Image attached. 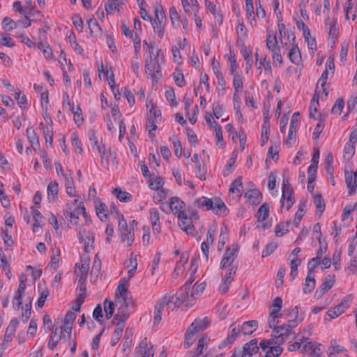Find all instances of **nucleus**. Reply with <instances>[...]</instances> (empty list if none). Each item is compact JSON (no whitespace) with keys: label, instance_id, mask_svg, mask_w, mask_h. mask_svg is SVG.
I'll list each match as a JSON object with an SVG mask.
<instances>
[{"label":"nucleus","instance_id":"1","mask_svg":"<svg viewBox=\"0 0 357 357\" xmlns=\"http://www.w3.org/2000/svg\"><path fill=\"white\" fill-rule=\"evenodd\" d=\"M144 45L148 46L149 53L146 60V73L153 79H157L161 75V64L163 63L162 54L158 47L153 45L149 46L146 40L144 41Z\"/></svg>","mask_w":357,"mask_h":357},{"label":"nucleus","instance_id":"2","mask_svg":"<svg viewBox=\"0 0 357 357\" xmlns=\"http://www.w3.org/2000/svg\"><path fill=\"white\" fill-rule=\"evenodd\" d=\"M322 347L321 344L310 341L308 338L302 337L296 341L289 343L287 350L293 352L302 349L304 351H310L309 355L311 357H323Z\"/></svg>","mask_w":357,"mask_h":357},{"label":"nucleus","instance_id":"3","mask_svg":"<svg viewBox=\"0 0 357 357\" xmlns=\"http://www.w3.org/2000/svg\"><path fill=\"white\" fill-rule=\"evenodd\" d=\"M107 128L112 132L118 135L121 139L126 131V126L120 119V112L118 107L114 105L112 108V116L109 117Z\"/></svg>","mask_w":357,"mask_h":357},{"label":"nucleus","instance_id":"4","mask_svg":"<svg viewBox=\"0 0 357 357\" xmlns=\"http://www.w3.org/2000/svg\"><path fill=\"white\" fill-rule=\"evenodd\" d=\"M272 335L280 344L287 340H293L296 337V334L291 326L284 324L272 330Z\"/></svg>","mask_w":357,"mask_h":357},{"label":"nucleus","instance_id":"5","mask_svg":"<svg viewBox=\"0 0 357 357\" xmlns=\"http://www.w3.org/2000/svg\"><path fill=\"white\" fill-rule=\"evenodd\" d=\"M73 204L76 206L75 208H74V206H72V203L70 204V206L68 207V220L70 222L74 225H79V224L82 222H86V213L83 203L80 201H78V202H73Z\"/></svg>","mask_w":357,"mask_h":357},{"label":"nucleus","instance_id":"6","mask_svg":"<svg viewBox=\"0 0 357 357\" xmlns=\"http://www.w3.org/2000/svg\"><path fill=\"white\" fill-rule=\"evenodd\" d=\"M98 151L100 154V164L107 169H116L119 165L116 153L107 150L105 145H98Z\"/></svg>","mask_w":357,"mask_h":357},{"label":"nucleus","instance_id":"7","mask_svg":"<svg viewBox=\"0 0 357 357\" xmlns=\"http://www.w3.org/2000/svg\"><path fill=\"white\" fill-rule=\"evenodd\" d=\"M177 217L178 224L181 229L187 234H192L195 231L193 221L197 220V214L194 211H185Z\"/></svg>","mask_w":357,"mask_h":357},{"label":"nucleus","instance_id":"8","mask_svg":"<svg viewBox=\"0 0 357 357\" xmlns=\"http://www.w3.org/2000/svg\"><path fill=\"white\" fill-rule=\"evenodd\" d=\"M292 189L287 181H284L281 192V208L288 211L294 203Z\"/></svg>","mask_w":357,"mask_h":357},{"label":"nucleus","instance_id":"9","mask_svg":"<svg viewBox=\"0 0 357 357\" xmlns=\"http://www.w3.org/2000/svg\"><path fill=\"white\" fill-rule=\"evenodd\" d=\"M259 347L257 340L254 339L245 344L241 350L234 351L231 357H252L258 353Z\"/></svg>","mask_w":357,"mask_h":357},{"label":"nucleus","instance_id":"10","mask_svg":"<svg viewBox=\"0 0 357 357\" xmlns=\"http://www.w3.org/2000/svg\"><path fill=\"white\" fill-rule=\"evenodd\" d=\"M89 257L83 256L79 261L75 264V273L78 278L79 283L82 284L88 275L89 269Z\"/></svg>","mask_w":357,"mask_h":357},{"label":"nucleus","instance_id":"11","mask_svg":"<svg viewBox=\"0 0 357 357\" xmlns=\"http://www.w3.org/2000/svg\"><path fill=\"white\" fill-rule=\"evenodd\" d=\"M79 242L82 243L86 252H90L93 248L94 236L93 234L86 228L79 227Z\"/></svg>","mask_w":357,"mask_h":357},{"label":"nucleus","instance_id":"12","mask_svg":"<svg viewBox=\"0 0 357 357\" xmlns=\"http://www.w3.org/2000/svg\"><path fill=\"white\" fill-rule=\"evenodd\" d=\"M334 68H335L334 59H333V57L331 56L328 59L326 65V69H325L324 72L322 73L320 79L318 81L317 95L319 94V93L320 92L321 90L322 91L323 93L324 92V91H325L324 84L328 78L329 71H331V73L333 74Z\"/></svg>","mask_w":357,"mask_h":357},{"label":"nucleus","instance_id":"13","mask_svg":"<svg viewBox=\"0 0 357 357\" xmlns=\"http://www.w3.org/2000/svg\"><path fill=\"white\" fill-rule=\"evenodd\" d=\"M271 340H263L259 343V347L265 351L268 349L265 354L264 357H278L282 352V348L280 346H273Z\"/></svg>","mask_w":357,"mask_h":357},{"label":"nucleus","instance_id":"14","mask_svg":"<svg viewBox=\"0 0 357 357\" xmlns=\"http://www.w3.org/2000/svg\"><path fill=\"white\" fill-rule=\"evenodd\" d=\"M206 210H211L217 215H221L226 211V206L219 197L210 198L207 205L205 206Z\"/></svg>","mask_w":357,"mask_h":357},{"label":"nucleus","instance_id":"15","mask_svg":"<svg viewBox=\"0 0 357 357\" xmlns=\"http://www.w3.org/2000/svg\"><path fill=\"white\" fill-rule=\"evenodd\" d=\"M349 300V296L345 297L340 303L335 305L333 308L329 310L326 312V314L329 317V319H336L342 314H343L345 310V308L348 307Z\"/></svg>","mask_w":357,"mask_h":357},{"label":"nucleus","instance_id":"16","mask_svg":"<svg viewBox=\"0 0 357 357\" xmlns=\"http://www.w3.org/2000/svg\"><path fill=\"white\" fill-rule=\"evenodd\" d=\"M257 215V227L263 229L268 228L270 227V224L267 222H265L266 219L269 215L268 205L266 204H262L258 210Z\"/></svg>","mask_w":357,"mask_h":357},{"label":"nucleus","instance_id":"17","mask_svg":"<svg viewBox=\"0 0 357 357\" xmlns=\"http://www.w3.org/2000/svg\"><path fill=\"white\" fill-rule=\"evenodd\" d=\"M98 69L99 73V78L100 79L102 78H107L110 88L113 89V84H114V77L112 70V68L108 65L105 66L103 63H100L99 64Z\"/></svg>","mask_w":357,"mask_h":357},{"label":"nucleus","instance_id":"18","mask_svg":"<svg viewBox=\"0 0 357 357\" xmlns=\"http://www.w3.org/2000/svg\"><path fill=\"white\" fill-rule=\"evenodd\" d=\"M335 277L333 275H330L326 277L324 282L321 284L320 289L314 293V298H320L322 296L329 291L334 286Z\"/></svg>","mask_w":357,"mask_h":357},{"label":"nucleus","instance_id":"19","mask_svg":"<svg viewBox=\"0 0 357 357\" xmlns=\"http://www.w3.org/2000/svg\"><path fill=\"white\" fill-rule=\"evenodd\" d=\"M210 321L207 317H199L194 320L190 325V328L195 332L199 333L207 328Z\"/></svg>","mask_w":357,"mask_h":357},{"label":"nucleus","instance_id":"20","mask_svg":"<svg viewBox=\"0 0 357 357\" xmlns=\"http://www.w3.org/2000/svg\"><path fill=\"white\" fill-rule=\"evenodd\" d=\"M26 289V278L22 275L20 280V284L17 292L13 297V305L19 307L22 303V295Z\"/></svg>","mask_w":357,"mask_h":357},{"label":"nucleus","instance_id":"21","mask_svg":"<svg viewBox=\"0 0 357 357\" xmlns=\"http://www.w3.org/2000/svg\"><path fill=\"white\" fill-rule=\"evenodd\" d=\"M287 50V56L289 59V60L292 63L296 65H299L301 62V54L298 45L293 43L288 47Z\"/></svg>","mask_w":357,"mask_h":357},{"label":"nucleus","instance_id":"22","mask_svg":"<svg viewBox=\"0 0 357 357\" xmlns=\"http://www.w3.org/2000/svg\"><path fill=\"white\" fill-rule=\"evenodd\" d=\"M204 6L206 8V9L208 10L211 14H213L216 22L218 24L222 23V15L221 14L220 7L217 6L215 3L211 2L210 0H205Z\"/></svg>","mask_w":357,"mask_h":357},{"label":"nucleus","instance_id":"23","mask_svg":"<svg viewBox=\"0 0 357 357\" xmlns=\"http://www.w3.org/2000/svg\"><path fill=\"white\" fill-rule=\"evenodd\" d=\"M44 120L46 123V128H43L45 142L51 145L52 142V120L46 112L44 114Z\"/></svg>","mask_w":357,"mask_h":357},{"label":"nucleus","instance_id":"24","mask_svg":"<svg viewBox=\"0 0 357 357\" xmlns=\"http://www.w3.org/2000/svg\"><path fill=\"white\" fill-rule=\"evenodd\" d=\"M19 324V321L17 319H13L10 320L3 337V344H7L10 343L12 340V337L15 333V331Z\"/></svg>","mask_w":357,"mask_h":357},{"label":"nucleus","instance_id":"25","mask_svg":"<svg viewBox=\"0 0 357 357\" xmlns=\"http://www.w3.org/2000/svg\"><path fill=\"white\" fill-rule=\"evenodd\" d=\"M128 280L129 279L126 277L123 278L120 280L115 296L119 298H126L127 299L131 300V297L128 293Z\"/></svg>","mask_w":357,"mask_h":357},{"label":"nucleus","instance_id":"26","mask_svg":"<svg viewBox=\"0 0 357 357\" xmlns=\"http://www.w3.org/2000/svg\"><path fill=\"white\" fill-rule=\"evenodd\" d=\"M347 350L343 346L334 341L331 344L328 354L329 357H340L342 355L347 356Z\"/></svg>","mask_w":357,"mask_h":357},{"label":"nucleus","instance_id":"27","mask_svg":"<svg viewBox=\"0 0 357 357\" xmlns=\"http://www.w3.org/2000/svg\"><path fill=\"white\" fill-rule=\"evenodd\" d=\"M150 220L153 232L157 234H160L161 232V226L160 223L159 211L158 210L152 209L150 211Z\"/></svg>","mask_w":357,"mask_h":357},{"label":"nucleus","instance_id":"28","mask_svg":"<svg viewBox=\"0 0 357 357\" xmlns=\"http://www.w3.org/2000/svg\"><path fill=\"white\" fill-rule=\"evenodd\" d=\"M169 208L175 215H180L185 210V204L176 197H173L169 201Z\"/></svg>","mask_w":357,"mask_h":357},{"label":"nucleus","instance_id":"29","mask_svg":"<svg viewBox=\"0 0 357 357\" xmlns=\"http://www.w3.org/2000/svg\"><path fill=\"white\" fill-rule=\"evenodd\" d=\"M172 305V292L166 293L160 296L156 305V312H162L165 307Z\"/></svg>","mask_w":357,"mask_h":357},{"label":"nucleus","instance_id":"30","mask_svg":"<svg viewBox=\"0 0 357 357\" xmlns=\"http://www.w3.org/2000/svg\"><path fill=\"white\" fill-rule=\"evenodd\" d=\"M230 327L231 328V331L229 333L225 341H224L223 342H222L220 344V346H219L220 348H225L228 344H232L235 341L236 337H237V335H238V333L241 331L240 327L235 324H231Z\"/></svg>","mask_w":357,"mask_h":357},{"label":"nucleus","instance_id":"31","mask_svg":"<svg viewBox=\"0 0 357 357\" xmlns=\"http://www.w3.org/2000/svg\"><path fill=\"white\" fill-rule=\"evenodd\" d=\"M245 198L250 204H258L261 200V195L259 190L251 189L245 192Z\"/></svg>","mask_w":357,"mask_h":357},{"label":"nucleus","instance_id":"32","mask_svg":"<svg viewBox=\"0 0 357 357\" xmlns=\"http://www.w3.org/2000/svg\"><path fill=\"white\" fill-rule=\"evenodd\" d=\"M346 182L349 195L354 194L357 188V171L354 172V174L347 172L346 174Z\"/></svg>","mask_w":357,"mask_h":357},{"label":"nucleus","instance_id":"33","mask_svg":"<svg viewBox=\"0 0 357 357\" xmlns=\"http://www.w3.org/2000/svg\"><path fill=\"white\" fill-rule=\"evenodd\" d=\"M96 213L101 221H106L108 217V211L106 205L100 200L96 201Z\"/></svg>","mask_w":357,"mask_h":357},{"label":"nucleus","instance_id":"34","mask_svg":"<svg viewBox=\"0 0 357 357\" xmlns=\"http://www.w3.org/2000/svg\"><path fill=\"white\" fill-rule=\"evenodd\" d=\"M156 347V345L151 343L148 344L146 341H142L140 343L141 357H153Z\"/></svg>","mask_w":357,"mask_h":357},{"label":"nucleus","instance_id":"35","mask_svg":"<svg viewBox=\"0 0 357 357\" xmlns=\"http://www.w3.org/2000/svg\"><path fill=\"white\" fill-rule=\"evenodd\" d=\"M243 183L241 178H238L234 180L229 188V193L236 197H239L243 192Z\"/></svg>","mask_w":357,"mask_h":357},{"label":"nucleus","instance_id":"36","mask_svg":"<svg viewBox=\"0 0 357 357\" xmlns=\"http://www.w3.org/2000/svg\"><path fill=\"white\" fill-rule=\"evenodd\" d=\"M101 270V261L98 257H96L93 261L91 271L90 280L91 282H96L100 275Z\"/></svg>","mask_w":357,"mask_h":357},{"label":"nucleus","instance_id":"37","mask_svg":"<svg viewBox=\"0 0 357 357\" xmlns=\"http://www.w3.org/2000/svg\"><path fill=\"white\" fill-rule=\"evenodd\" d=\"M134 224H135V221L132 220L130 226V231L122 232L121 234V240L127 246H131L135 241L134 234L132 232V231H133Z\"/></svg>","mask_w":357,"mask_h":357},{"label":"nucleus","instance_id":"38","mask_svg":"<svg viewBox=\"0 0 357 357\" xmlns=\"http://www.w3.org/2000/svg\"><path fill=\"white\" fill-rule=\"evenodd\" d=\"M235 252L236 250L234 248H229L226 250L220 264L222 268H226L233 262Z\"/></svg>","mask_w":357,"mask_h":357},{"label":"nucleus","instance_id":"39","mask_svg":"<svg viewBox=\"0 0 357 357\" xmlns=\"http://www.w3.org/2000/svg\"><path fill=\"white\" fill-rule=\"evenodd\" d=\"M257 326L258 322L251 320L244 322L240 328L245 335H250L256 331Z\"/></svg>","mask_w":357,"mask_h":357},{"label":"nucleus","instance_id":"40","mask_svg":"<svg viewBox=\"0 0 357 357\" xmlns=\"http://www.w3.org/2000/svg\"><path fill=\"white\" fill-rule=\"evenodd\" d=\"M356 10L357 8L354 6V3L351 0H349L345 6L344 11H345V17L347 20L354 21L356 17Z\"/></svg>","mask_w":357,"mask_h":357},{"label":"nucleus","instance_id":"41","mask_svg":"<svg viewBox=\"0 0 357 357\" xmlns=\"http://www.w3.org/2000/svg\"><path fill=\"white\" fill-rule=\"evenodd\" d=\"M33 223L32 225L33 231L38 232L40 228L43 226V215L40 211L35 210L33 211Z\"/></svg>","mask_w":357,"mask_h":357},{"label":"nucleus","instance_id":"42","mask_svg":"<svg viewBox=\"0 0 357 357\" xmlns=\"http://www.w3.org/2000/svg\"><path fill=\"white\" fill-rule=\"evenodd\" d=\"M188 261V255L186 252H183L181 254L180 259L178 262L177 263L176 268H175V272L177 275L182 274L185 271V266L187 264Z\"/></svg>","mask_w":357,"mask_h":357},{"label":"nucleus","instance_id":"43","mask_svg":"<svg viewBox=\"0 0 357 357\" xmlns=\"http://www.w3.org/2000/svg\"><path fill=\"white\" fill-rule=\"evenodd\" d=\"M206 284L204 281H197L192 287L191 296L197 297L202 295L206 289Z\"/></svg>","mask_w":357,"mask_h":357},{"label":"nucleus","instance_id":"44","mask_svg":"<svg viewBox=\"0 0 357 357\" xmlns=\"http://www.w3.org/2000/svg\"><path fill=\"white\" fill-rule=\"evenodd\" d=\"M63 332L58 328H56L52 333L49 341V347L53 349L56 347L59 342L61 340Z\"/></svg>","mask_w":357,"mask_h":357},{"label":"nucleus","instance_id":"45","mask_svg":"<svg viewBox=\"0 0 357 357\" xmlns=\"http://www.w3.org/2000/svg\"><path fill=\"white\" fill-rule=\"evenodd\" d=\"M195 171L198 178L202 181L206 180V168L204 161L195 164Z\"/></svg>","mask_w":357,"mask_h":357},{"label":"nucleus","instance_id":"46","mask_svg":"<svg viewBox=\"0 0 357 357\" xmlns=\"http://www.w3.org/2000/svg\"><path fill=\"white\" fill-rule=\"evenodd\" d=\"M103 306L106 317L109 319L112 317L114 310H116L114 301H112L109 299H105L103 303Z\"/></svg>","mask_w":357,"mask_h":357},{"label":"nucleus","instance_id":"47","mask_svg":"<svg viewBox=\"0 0 357 357\" xmlns=\"http://www.w3.org/2000/svg\"><path fill=\"white\" fill-rule=\"evenodd\" d=\"M283 301L280 297H276L273 299L269 310V314H281L280 311L282 307Z\"/></svg>","mask_w":357,"mask_h":357},{"label":"nucleus","instance_id":"48","mask_svg":"<svg viewBox=\"0 0 357 357\" xmlns=\"http://www.w3.org/2000/svg\"><path fill=\"white\" fill-rule=\"evenodd\" d=\"M61 252L59 248H55L52 250L51 256L50 267L54 270H57L60 261Z\"/></svg>","mask_w":357,"mask_h":357},{"label":"nucleus","instance_id":"49","mask_svg":"<svg viewBox=\"0 0 357 357\" xmlns=\"http://www.w3.org/2000/svg\"><path fill=\"white\" fill-rule=\"evenodd\" d=\"M66 190L67 194L74 198L73 202L77 203L79 201V197L75 195L74 183L69 178H66Z\"/></svg>","mask_w":357,"mask_h":357},{"label":"nucleus","instance_id":"50","mask_svg":"<svg viewBox=\"0 0 357 357\" xmlns=\"http://www.w3.org/2000/svg\"><path fill=\"white\" fill-rule=\"evenodd\" d=\"M196 333V332L188 327L184 335V346L185 348L190 347L194 343Z\"/></svg>","mask_w":357,"mask_h":357},{"label":"nucleus","instance_id":"51","mask_svg":"<svg viewBox=\"0 0 357 357\" xmlns=\"http://www.w3.org/2000/svg\"><path fill=\"white\" fill-rule=\"evenodd\" d=\"M115 317L118 321L124 323L129 318L128 307L118 308Z\"/></svg>","mask_w":357,"mask_h":357},{"label":"nucleus","instance_id":"52","mask_svg":"<svg viewBox=\"0 0 357 357\" xmlns=\"http://www.w3.org/2000/svg\"><path fill=\"white\" fill-rule=\"evenodd\" d=\"M63 104L64 106L73 113V114L81 109L79 105L75 102H71L68 95L63 96Z\"/></svg>","mask_w":357,"mask_h":357},{"label":"nucleus","instance_id":"53","mask_svg":"<svg viewBox=\"0 0 357 357\" xmlns=\"http://www.w3.org/2000/svg\"><path fill=\"white\" fill-rule=\"evenodd\" d=\"M137 268V260L136 256H131L129 262L127 265V269H128V279H130L132 278V276L134 275V273Z\"/></svg>","mask_w":357,"mask_h":357},{"label":"nucleus","instance_id":"54","mask_svg":"<svg viewBox=\"0 0 357 357\" xmlns=\"http://www.w3.org/2000/svg\"><path fill=\"white\" fill-rule=\"evenodd\" d=\"M164 184V181L162 178L152 176L149 178V187L155 190H160Z\"/></svg>","mask_w":357,"mask_h":357},{"label":"nucleus","instance_id":"55","mask_svg":"<svg viewBox=\"0 0 357 357\" xmlns=\"http://www.w3.org/2000/svg\"><path fill=\"white\" fill-rule=\"evenodd\" d=\"M17 27V24L13 19L6 17L2 22V28L6 31H10Z\"/></svg>","mask_w":357,"mask_h":357},{"label":"nucleus","instance_id":"56","mask_svg":"<svg viewBox=\"0 0 357 357\" xmlns=\"http://www.w3.org/2000/svg\"><path fill=\"white\" fill-rule=\"evenodd\" d=\"M88 24L91 35L95 37L100 36L101 33V28L96 20L94 19H91Z\"/></svg>","mask_w":357,"mask_h":357},{"label":"nucleus","instance_id":"57","mask_svg":"<svg viewBox=\"0 0 357 357\" xmlns=\"http://www.w3.org/2000/svg\"><path fill=\"white\" fill-rule=\"evenodd\" d=\"M112 193L116 195V197L121 202H129L131 199V195L130 193L123 191L119 188H114L112 191Z\"/></svg>","mask_w":357,"mask_h":357},{"label":"nucleus","instance_id":"58","mask_svg":"<svg viewBox=\"0 0 357 357\" xmlns=\"http://www.w3.org/2000/svg\"><path fill=\"white\" fill-rule=\"evenodd\" d=\"M122 4H123V1H121V2L112 1L107 3L105 6V11L107 14H112L115 10L119 12L121 5Z\"/></svg>","mask_w":357,"mask_h":357},{"label":"nucleus","instance_id":"59","mask_svg":"<svg viewBox=\"0 0 357 357\" xmlns=\"http://www.w3.org/2000/svg\"><path fill=\"white\" fill-rule=\"evenodd\" d=\"M155 17L154 24H157L158 22L159 24H162L165 20V15L163 8L160 5H157L155 7Z\"/></svg>","mask_w":357,"mask_h":357},{"label":"nucleus","instance_id":"60","mask_svg":"<svg viewBox=\"0 0 357 357\" xmlns=\"http://www.w3.org/2000/svg\"><path fill=\"white\" fill-rule=\"evenodd\" d=\"M230 275L231 273L227 275L219 285L218 291L221 294L227 293L229 289V286L231 281L230 278Z\"/></svg>","mask_w":357,"mask_h":357},{"label":"nucleus","instance_id":"61","mask_svg":"<svg viewBox=\"0 0 357 357\" xmlns=\"http://www.w3.org/2000/svg\"><path fill=\"white\" fill-rule=\"evenodd\" d=\"M344 107V104L343 100L338 98L332 107V114L335 116H340L342 114Z\"/></svg>","mask_w":357,"mask_h":357},{"label":"nucleus","instance_id":"62","mask_svg":"<svg viewBox=\"0 0 357 357\" xmlns=\"http://www.w3.org/2000/svg\"><path fill=\"white\" fill-rule=\"evenodd\" d=\"M172 305L176 307H180L185 301V296L181 293H173L172 292Z\"/></svg>","mask_w":357,"mask_h":357},{"label":"nucleus","instance_id":"63","mask_svg":"<svg viewBox=\"0 0 357 357\" xmlns=\"http://www.w3.org/2000/svg\"><path fill=\"white\" fill-rule=\"evenodd\" d=\"M305 40L307 43V45L312 51H314L317 49V43L314 38L312 37L310 31H305V34H303Z\"/></svg>","mask_w":357,"mask_h":357},{"label":"nucleus","instance_id":"64","mask_svg":"<svg viewBox=\"0 0 357 357\" xmlns=\"http://www.w3.org/2000/svg\"><path fill=\"white\" fill-rule=\"evenodd\" d=\"M315 287V280L313 277L311 276V274L309 273L305 279L304 293L308 294L310 293Z\"/></svg>","mask_w":357,"mask_h":357}]
</instances>
